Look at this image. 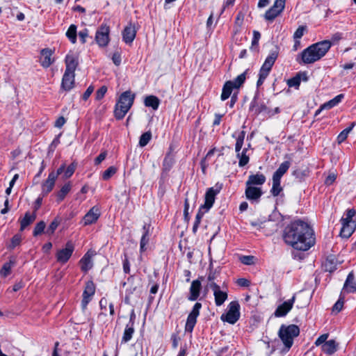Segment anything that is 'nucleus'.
<instances>
[{
	"label": "nucleus",
	"mask_w": 356,
	"mask_h": 356,
	"mask_svg": "<svg viewBox=\"0 0 356 356\" xmlns=\"http://www.w3.org/2000/svg\"><path fill=\"white\" fill-rule=\"evenodd\" d=\"M247 149L245 148L242 152H240V156H237L239 158L238 165L243 167L249 162V156L246 155Z\"/></svg>",
	"instance_id": "46"
},
{
	"label": "nucleus",
	"mask_w": 356,
	"mask_h": 356,
	"mask_svg": "<svg viewBox=\"0 0 356 356\" xmlns=\"http://www.w3.org/2000/svg\"><path fill=\"white\" fill-rule=\"evenodd\" d=\"M143 234L140 239V250L144 252L146 250L145 246L148 244L149 240V225L143 226Z\"/></svg>",
	"instance_id": "28"
},
{
	"label": "nucleus",
	"mask_w": 356,
	"mask_h": 356,
	"mask_svg": "<svg viewBox=\"0 0 356 356\" xmlns=\"http://www.w3.org/2000/svg\"><path fill=\"white\" fill-rule=\"evenodd\" d=\"M290 165L291 163L289 161L282 163L278 169L274 172L273 177L281 180L282 177L287 172Z\"/></svg>",
	"instance_id": "29"
},
{
	"label": "nucleus",
	"mask_w": 356,
	"mask_h": 356,
	"mask_svg": "<svg viewBox=\"0 0 356 356\" xmlns=\"http://www.w3.org/2000/svg\"><path fill=\"white\" fill-rule=\"evenodd\" d=\"M106 91H107V88H106V86H102V87H101V88H99L97 92H96V94H95V95H96V99H97V100H100V99H102L104 97V95H105V94H106Z\"/></svg>",
	"instance_id": "55"
},
{
	"label": "nucleus",
	"mask_w": 356,
	"mask_h": 356,
	"mask_svg": "<svg viewBox=\"0 0 356 356\" xmlns=\"http://www.w3.org/2000/svg\"><path fill=\"white\" fill-rule=\"evenodd\" d=\"M254 259L253 256H243L240 260L245 265H252L254 264Z\"/></svg>",
	"instance_id": "56"
},
{
	"label": "nucleus",
	"mask_w": 356,
	"mask_h": 356,
	"mask_svg": "<svg viewBox=\"0 0 356 356\" xmlns=\"http://www.w3.org/2000/svg\"><path fill=\"white\" fill-rule=\"evenodd\" d=\"M74 170H75V165L74 164L70 165L65 171V174H64L65 177L66 178L70 177L74 172Z\"/></svg>",
	"instance_id": "58"
},
{
	"label": "nucleus",
	"mask_w": 356,
	"mask_h": 356,
	"mask_svg": "<svg viewBox=\"0 0 356 356\" xmlns=\"http://www.w3.org/2000/svg\"><path fill=\"white\" fill-rule=\"evenodd\" d=\"M100 215L99 208L97 206L92 207L83 218L84 225H89L96 222Z\"/></svg>",
	"instance_id": "15"
},
{
	"label": "nucleus",
	"mask_w": 356,
	"mask_h": 356,
	"mask_svg": "<svg viewBox=\"0 0 356 356\" xmlns=\"http://www.w3.org/2000/svg\"><path fill=\"white\" fill-rule=\"evenodd\" d=\"M134 325H132L131 323H127L122 339V342L127 343L131 340L132 338L133 334L134 333Z\"/></svg>",
	"instance_id": "33"
},
{
	"label": "nucleus",
	"mask_w": 356,
	"mask_h": 356,
	"mask_svg": "<svg viewBox=\"0 0 356 356\" xmlns=\"http://www.w3.org/2000/svg\"><path fill=\"white\" fill-rule=\"evenodd\" d=\"M203 210H204V209H201V207H200V209L195 216V222H194V224L193 226V233L194 234H195L197 233L199 225L201 222L202 218L204 213L206 212L205 210L204 211H203Z\"/></svg>",
	"instance_id": "36"
},
{
	"label": "nucleus",
	"mask_w": 356,
	"mask_h": 356,
	"mask_svg": "<svg viewBox=\"0 0 356 356\" xmlns=\"http://www.w3.org/2000/svg\"><path fill=\"white\" fill-rule=\"evenodd\" d=\"M296 301V296L284 301L281 305H278L275 311L274 312V316L277 318L284 317L291 310L293 307V304Z\"/></svg>",
	"instance_id": "12"
},
{
	"label": "nucleus",
	"mask_w": 356,
	"mask_h": 356,
	"mask_svg": "<svg viewBox=\"0 0 356 356\" xmlns=\"http://www.w3.org/2000/svg\"><path fill=\"white\" fill-rule=\"evenodd\" d=\"M281 12L277 10V9L271 7L269 8L265 13V19L266 20L272 21L277 16H278Z\"/></svg>",
	"instance_id": "44"
},
{
	"label": "nucleus",
	"mask_w": 356,
	"mask_h": 356,
	"mask_svg": "<svg viewBox=\"0 0 356 356\" xmlns=\"http://www.w3.org/2000/svg\"><path fill=\"white\" fill-rule=\"evenodd\" d=\"M144 104L147 107H151L153 110H157L159 104V99L154 95H149L145 97Z\"/></svg>",
	"instance_id": "30"
},
{
	"label": "nucleus",
	"mask_w": 356,
	"mask_h": 356,
	"mask_svg": "<svg viewBox=\"0 0 356 356\" xmlns=\"http://www.w3.org/2000/svg\"><path fill=\"white\" fill-rule=\"evenodd\" d=\"M330 47L331 42L328 40L313 44L302 51L300 54L301 62L299 61L298 58H297V60L299 63H314L324 56Z\"/></svg>",
	"instance_id": "2"
},
{
	"label": "nucleus",
	"mask_w": 356,
	"mask_h": 356,
	"mask_svg": "<svg viewBox=\"0 0 356 356\" xmlns=\"http://www.w3.org/2000/svg\"><path fill=\"white\" fill-rule=\"evenodd\" d=\"M306 31V26H300L297 30L295 31L293 34L294 39H300L304 35L305 31Z\"/></svg>",
	"instance_id": "53"
},
{
	"label": "nucleus",
	"mask_w": 356,
	"mask_h": 356,
	"mask_svg": "<svg viewBox=\"0 0 356 356\" xmlns=\"http://www.w3.org/2000/svg\"><path fill=\"white\" fill-rule=\"evenodd\" d=\"M79 56L76 54L70 52L67 54L65 59V71L75 73V70L79 64Z\"/></svg>",
	"instance_id": "16"
},
{
	"label": "nucleus",
	"mask_w": 356,
	"mask_h": 356,
	"mask_svg": "<svg viewBox=\"0 0 356 356\" xmlns=\"http://www.w3.org/2000/svg\"><path fill=\"white\" fill-rule=\"evenodd\" d=\"M66 35L71 42L74 44L76 41V26L71 24L66 32Z\"/></svg>",
	"instance_id": "41"
},
{
	"label": "nucleus",
	"mask_w": 356,
	"mask_h": 356,
	"mask_svg": "<svg viewBox=\"0 0 356 356\" xmlns=\"http://www.w3.org/2000/svg\"><path fill=\"white\" fill-rule=\"evenodd\" d=\"M202 288V284L200 280H193L190 287V295L188 299L191 301L196 300L199 296Z\"/></svg>",
	"instance_id": "25"
},
{
	"label": "nucleus",
	"mask_w": 356,
	"mask_h": 356,
	"mask_svg": "<svg viewBox=\"0 0 356 356\" xmlns=\"http://www.w3.org/2000/svg\"><path fill=\"white\" fill-rule=\"evenodd\" d=\"M79 36L80 38V40L83 44H84L86 42V38L88 36V29H85L79 33Z\"/></svg>",
	"instance_id": "59"
},
{
	"label": "nucleus",
	"mask_w": 356,
	"mask_h": 356,
	"mask_svg": "<svg viewBox=\"0 0 356 356\" xmlns=\"http://www.w3.org/2000/svg\"><path fill=\"white\" fill-rule=\"evenodd\" d=\"M277 58V54L276 52L270 53L267 58H266L264 63H263L259 73V79L257 82V87L261 86L265 79L268 76L275 60Z\"/></svg>",
	"instance_id": "5"
},
{
	"label": "nucleus",
	"mask_w": 356,
	"mask_h": 356,
	"mask_svg": "<svg viewBox=\"0 0 356 356\" xmlns=\"http://www.w3.org/2000/svg\"><path fill=\"white\" fill-rule=\"evenodd\" d=\"M209 286L213 290L216 306H221L227 299V291L221 290L218 284L215 282L209 283Z\"/></svg>",
	"instance_id": "10"
},
{
	"label": "nucleus",
	"mask_w": 356,
	"mask_h": 356,
	"mask_svg": "<svg viewBox=\"0 0 356 356\" xmlns=\"http://www.w3.org/2000/svg\"><path fill=\"white\" fill-rule=\"evenodd\" d=\"M328 337V334H322L315 341V344L316 346H321L325 343L327 341V339Z\"/></svg>",
	"instance_id": "57"
},
{
	"label": "nucleus",
	"mask_w": 356,
	"mask_h": 356,
	"mask_svg": "<svg viewBox=\"0 0 356 356\" xmlns=\"http://www.w3.org/2000/svg\"><path fill=\"white\" fill-rule=\"evenodd\" d=\"M74 250V244L71 241H68L65 248L59 250L56 253L57 261L61 264H65L71 257Z\"/></svg>",
	"instance_id": "11"
},
{
	"label": "nucleus",
	"mask_w": 356,
	"mask_h": 356,
	"mask_svg": "<svg viewBox=\"0 0 356 356\" xmlns=\"http://www.w3.org/2000/svg\"><path fill=\"white\" fill-rule=\"evenodd\" d=\"M219 192V190L214 189L213 187L208 188L204 196V203L200 207L201 209L208 211L213 207L216 196Z\"/></svg>",
	"instance_id": "13"
},
{
	"label": "nucleus",
	"mask_w": 356,
	"mask_h": 356,
	"mask_svg": "<svg viewBox=\"0 0 356 356\" xmlns=\"http://www.w3.org/2000/svg\"><path fill=\"white\" fill-rule=\"evenodd\" d=\"M246 79V72L239 74L233 81H229L232 83V87L234 89H238L245 82Z\"/></svg>",
	"instance_id": "39"
},
{
	"label": "nucleus",
	"mask_w": 356,
	"mask_h": 356,
	"mask_svg": "<svg viewBox=\"0 0 356 356\" xmlns=\"http://www.w3.org/2000/svg\"><path fill=\"white\" fill-rule=\"evenodd\" d=\"M228 310L226 314L220 316L224 322L234 324L240 318V305L237 301H232L228 305Z\"/></svg>",
	"instance_id": "6"
},
{
	"label": "nucleus",
	"mask_w": 356,
	"mask_h": 356,
	"mask_svg": "<svg viewBox=\"0 0 356 356\" xmlns=\"http://www.w3.org/2000/svg\"><path fill=\"white\" fill-rule=\"evenodd\" d=\"M325 270L328 272H333L337 269V261L333 257H328L323 264Z\"/></svg>",
	"instance_id": "34"
},
{
	"label": "nucleus",
	"mask_w": 356,
	"mask_h": 356,
	"mask_svg": "<svg viewBox=\"0 0 356 356\" xmlns=\"http://www.w3.org/2000/svg\"><path fill=\"white\" fill-rule=\"evenodd\" d=\"M53 51L50 49H43L40 52V61L43 67H49L54 61L52 58Z\"/></svg>",
	"instance_id": "19"
},
{
	"label": "nucleus",
	"mask_w": 356,
	"mask_h": 356,
	"mask_svg": "<svg viewBox=\"0 0 356 356\" xmlns=\"http://www.w3.org/2000/svg\"><path fill=\"white\" fill-rule=\"evenodd\" d=\"M266 178L262 173H257L250 175L245 183V185L251 186H261L266 182Z\"/></svg>",
	"instance_id": "23"
},
{
	"label": "nucleus",
	"mask_w": 356,
	"mask_h": 356,
	"mask_svg": "<svg viewBox=\"0 0 356 356\" xmlns=\"http://www.w3.org/2000/svg\"><path fill=\"white\" fill-rule=\"evenodd\" d=\"M343 97H344L343 94H339V95H337L332 99L323 104L321 106V109H330L331 108L336 106L338 104H339L341 102Z\"/></svg>",
	"instance_id": "31"
},
{
	"label": "nucleus",
	"mask_w": 356,
	"mask_h": 356,
	"mask_svg": "<svg viewBox=\"0 0 356 356\" xmlns=\"http://www.w3.org/2000/svg\"><path fill=\"white\" fill-rule=\"evenodd\" d=\"M60 224V220L58 218H55L49 225L48 229H47V233L49 234H52L54 231L57 229L58 226Z\"/></svg>",
	"instance_id": "49"
},
{
	"label": "nucleus",
	"mask_w": 356,
	"mask_h": 356,
	"mask_svg": "<svg viewBox=\"0 0 356 356\" xmlns=\"http://www.w3.org/2000/svg\"><path fill=\"white\" fill-rule=\"evenodd\" d=\"M300 84V78L298 76L293 77L287 81L289 87L298 88Z\"/></svg>",
	"instance_id": "48"
},
{
	"label": "nucleus",
	"mask_w": 356,
	"mask_h": 356,
	"mask_svg": "<svg viewBox=\"0 0 356 356\" xmlns=\"http://www.w3.org/2000/svg\"><path fill=\"white\" fill-rule=\"evenodd\" d=\"M136 29L134 24L129 23L122 31L123 40L127 44H131L136 38Z\"/></svg>",
	"instance_id": "18"
},
{
	"label": "nucleus",
	"mask_w": 356,
	"mask_h": 356,
	"mask_svg": "<svg viewBox=\"0 0 356 356\" xmlns=\"http://www.w3.org/2000/svg\"><path fill=\"white\" fill-rule=\"evenodd\" d=\"M36 218V214L35 213H31L26 212L24 217L20 220V231H23L26 227L32 224Z\"/></svg>",
	"instance_id": "26"
},
{
	"label": "nucleus",
	"mask_w": 356,
	"mask_h": 356,
	"mask_svg": "<svg viewBox=\"0 0 356 356\" xmlns=\"http://www.w3.org/2000/svg\"><path fill=\"white\" fill-rule=\"evenodd\" d=\"M152 138V133L148 131L141 135L139 140V145L142 147L146 146Z\"/></svg>",
	"instance_id": "42"
},
{
	"label": "nucleus",
	"mask_w": 356,
	"mask_h": 356,
	"mask_svg": "<svg viewBox=\"0 0 356 356\" xmlns=\"http://www.w3.org/2000/svg\"><path fill=\"white\" fill-rule=\"evenodd\" d=\"M236 283L238 286L242 287H248L250 285V281L245 278L238 279Z\"/></svg>",
	"instance_id": "61"
},
{
	"label": "nucleus",
	"mask_w": 356,
	"mask_h": 356,
	"mask_svg": "<svg viewBox=\"0 0 356 356\" xmlns=\"http://www.w3.org/2000/svg\"><path fill=\"white\" fill-rule=\"evenodd\" d=\"M245 132L244 131H241L237 138H236V142L235 145V150L237 153V156H240V151L243 147L244 139H245Z\"/></svg>",
	"instance_id": "37"
},
{
	"label": "nucleus",
	"mask_w": 356,
	"mask_h": 356,
	"mask_svg": "<svg viewBox=\"0 0 356 356\" xmlns=\"http://www.w3.org/2000/svg\"><path fill=\"white\" fill-rule=\"evenodd\" d=\"M110 28L106 24H102L97 30L95 41L100 47H106L110 41Z\"/></svg>",
	"instance_id": "7"
},
{
	"label": "nucleus",
	"mask_w": 356,
	"mask_h": 356,
	"mask_svg": "<svg viewBox=\"0 0 356 356\" xmlns=\"http://www.w3.org/2000/svg\"><path fill=\"white\" fill-rule=\"evenodd\" d=\"M95 293V285L94 282L91 280L86 282L82 295L83 299L81 301V307L83 310H85L87 308V305L91 301Z\"/></svg>",
	"instance_id": "9"
},
{
	"label": "nucleus",
	"mask_w": 356,
	"mask_h": 356,
	"mask_svg": "<svg viewBox=\"0 0 356 356\" xmlns=\"http://www.w3.org/2000/svg\"><path fill=\"white\" fill-rule=\"evenodd\" d=\"M71 187L72 186L70 183L65 184L62 186L60 190L57 193V198L58 202L62 201L65 198L66 195L70 191Z\"/></svg>",
	"instance_id": "40"
},
{
	"label": "nucleus",
	"mask_w": 356,
	"mask_h": 356,
	"mask_svg": "<svg viewBox=\"0 0 356 356\" xmlns=\"http://www.w3.org/2000/svg\"><path fill=\"white\" fill-rule=\"evenodd\" d=\"M113 62L115 65H120L121 63V55L119 52L116 51L113 54L112 56Z\"/></svg>",
	"instance_id": "64"
},
{
	"label": "nucleus",
	"mask_w": 356,
	"mask_h": 356,
	"mask_svg": "<svg viewBox=\"0 0 356 356\" xmlns=\"http://www.w3.org/2000/svg\"><path fill=\"white\" fill-rule=\"evenodd\" d=\"M21 242V236L18 234L15 235L11 240V248H14L17 245H18Z\"/></svg>",
	"instance_id": "62"
},
{
	"label": "nucleus",
	"mask_w": 356,
	"mask_h": 356,
	"mask_svg": "<svg viewBox=\"0 0 356 356\" xmlns=\"http://www.w3.org/2000/svg\"><path fill=\"white\" fill-rule=\"evenodd\" d=\"M202 308V304L200 302H196L193 307L192 311L190 312L187 317L186 325H185V330L186 332H192L193 330V328L197 323V318L200 315V311Z\"/></svg>",
	"instance_id": "8"
},
{
	"label": "nucleus",
	"mask_w": 356,
	"mask_h": 356,
	"mask_svg": "<svg viewBox=\"0 0 356 356\" xmlns=\"http://www.w3.org/2000/svg\"><path fill=\"white\" fill-rule=\"evenodd\" d=\"M135 95L131 91H125L121 94L115 104L114 115L116 119L122 120L132 106Z\"/></svg>",
	"instance_id": "3"
},
{
	"label": "nucleus",
	"mask_w": 356,
	"mask_h": 356,
	"mask_svg": "<svg viewBox=\"0 0 356 356\" xmlns=\"http://www.w3.org/2000/svg\"><path fill=\"white\" fill-rule=\"evenodd\" d=\"M56 181V175L54 174V172H50L48 178L42 184V195L43 196H46L53 190Z\"/></svg>",
	"instance_id": "17"
},
{
	"label": "nucleus",
	"mask_w": 356,
	"mask_h": 356,
	"mask_svg": "<svg viewBox=\"0 0 356 356\" xmlns=\"http://www.w3.org/2000/svg\"><path fill=\"white\" fill-rule=\"evenodd\" d=\"M14 262L10 261L9 262H6L3 264V267L0 270L1 276L6 277H7L11 272L12 266H13Z\"/></svg>",
	"instance_id": "43"
},
{
	"label": "nucleus",
	"mask_w": 356,
	"mask_h": 356,
	"mask_svg": "<svg viewBox=\"0 0 356 356\" xmlns=\"http://www.w3.org/2000/svg\"><path fill=\"white\" fill-rule=\"evenodd\" d=\"M342 227L341 229L340 235L342 237L348 238L354 232L356 224L355 221L341 222Z\"/></svg>",
	"instance_id": "24"
},
{
	"label": "nucleus",
	"mask_w": 356,
	"mask_h": 356,
	"mask_svg": "<svg viewBox=\"0 0 356 356\" xmlns=\"http://www.w3.org/2000/svg\"><path fill=\"white\" fill-rule=\"evenodd\" d=\"M344 301L343 298H339V299L337 301V302L332 307V312L339 313L341 311L343 307Z\"/></svg>",
	"instance_id": "50"
},
{
	"label": "nucleus",
	"mask_w": 356,
	"mask_h": 356,
	"mask_svg": "<svg viewBox=\"0 0 356 356\" xmlns=\"http://www.w3.org/2000/svg\"><path fill=\"white\" fill-rule=\"evenodd\" d=\"M300 334L298 326L291 324L289 325H282L280 327L278 335L288 351L293 343V339Z\"/></svg>",
	"instance_id": "4"
},
{
	"label": "nucleus",
	"mask_w": 356,
	"mask_h": 356,
	"mask_svg": "<svg viewBox=\"0 0 356 356\" xmlns=\"http://www.w3.org/2000/svg\"><path fill=\"white\" fill-rule=\"evenodd\" d=\"M355 215V211L354 209H349L347 211L344 217H342L341 221L346 222V221H354L353 220V216Z\"/></svg>",
	"instance_id": "51"
},
{
	"label": "nucleus",
	"mask_w": 356,
	"mask_h": 356,
	"mask_svg": "<svg viewBox=\"0 0 356 356\" xmlns=\"http://www.w3.org/2000/svg\"><path fill=\"white\" fill-rule=\"evenodd\" d=\"M261 38V34L257 31H254L253 32V38L252 40V46H257L259 43V40Z\"/></svg>",
	"instance_id": "60"
},
{
	"label": "nucleus",
	"mask_w": 356,
	"mask_h": 356,
	"mask_svg": "<svg viewBox=\"0 0 356 356\" xmlns=\"http://www.w3.org/2000/svg\"><path fill=\"white\" fill-rule=\"evenodd\" d=\"M280 179L273 177V186L270 189V193L273 196H277L282 191V188L280 185Z\"/></svg>",
	"instance_id": "38"
},
{
	"label": "nucleus",
	"mask_w": 356,
	"mask_h": 356,
	"mask_svg": "<svg viewBox=\"0 0 356 356\" xmlns=\"http://www.w3.org/2000/svg\"><path fill=\"white\" fill-rule=\"evenodd\" d=\"M188 210H189V202H188V200L187 198H186L185 201H184V220L186 222H188L190 220Z\"/></svg>",
	"instance_id": "54"
},
{
	"label": "nucleus",
	"mask_w": 356,
	"mask_h": 356,
	"mask_svg": "<svg viewBox=\"0 0 356 356\" xmlns=\"http://www.w3.org/2000/svg\"><path fill=\"white\" fill-rule=\"evenodd\" d=\"M343 291L346 293H351L356 292V280L353 272H350L346 278L343 284Z\"/></svg>",
	"instance_id": "22"
},
{
	"label": "nucleus",
	"mask_w": 356,
	"mask_h": 356,
	"mask_svg": "<svg viewBox=\"0 0 356 356\" xmlns=\"http://www.w3.org/2000/svg\"><path fill=\"white\" fill-rule=\"evenodd\" d=\"M233 89L234 88L232 87V83L230 81H226L222 87L220 96L221 100L225 101L227 99L231 96Z\"/></svg>",
	"instance_id": "32"
},
{
	"label": "nucleus",
	"mask_w": 356,
	"mask_h": 356,
	"mask_svg": "<svg viewBox=\"0 0 356 356\" xmlns=\"http://www.w3.org/2000/svg\"><path fill=\"white\" fill-rule=\"evenodd\" d=\"M321 350L327 355H332L337 351V344L334 340H329L322 345Z\"/></svg>",
	"instance_id": "27"
},
{
	"label": "nucleus",
	"mask_w": 356,
	"mask_h": 356,
	"mask_svg": "<svg viewBox=\"0 0 356 356\" xmlns=\"http://www.w3.org/2000/svg\"><path fill=\"white\" fill-rule=\"evenodd\" d=\"M45 227L46 224L44 221H40L38 222L33 232V236H36L41 234L44 232Z\"/></svg>",
	"instance_id": "47"
},
{
	"label": "nucleus",
	"mask_w": 356,
	"mask_h": 356,
	"mask_svg": "<svg viewBox=\"0 0 356 356\" xmlns=\"http://www.w3.org/2000/svg\"><path fill=\"white\" fill-rule=\"evenodd\" d=\"M94 254L88 251L83 257L79 261V264L81 266V270L85 273H87L89 270H90L93 266L92 262V257Z\"/></svg>",
	"instance_id": "20"
},
{
	"label": "nucleus",
	"mask_w": 356,
	"mask_h": 356,
	"mask_svg": "<svg viewBox=\"0 0 356 356\" xmlns=\"http://www.w3.org/2000/svg\"><path fill=\"white\" fill-rule=\"evenodd\" d=\"M245 193V197L248 200L252 202H258L263 194V192L260 187L246 185Z\"/></svg>",
	"instance_id": "14"
},
{
	"label": "nucleus",
	"mask_w": 356,
	"mask_h": 356,
	"mask_svg": "<svg viewBox=\"0 0 356 356\" xmlns=\"http://www.w3.org/2000/svg\"><path fill=\"white\" fill-rule=\"evenodd\" d=\"M106 156H107V152L106 151L101 152V154L95 159V165L100 164L106 159Z\"/></svg>",
	"instance_id": "63"
},
{
	"label": "nucleus",
	"mask_w": 356,
	"mask_h": 356,
	"mask_svg": "<svg viewBox=\"0 0 356 356\" xmlns=\"http://www.w3.org/2000/svg\"><path fill=\"white\" fill-rule=\"evenodd\" d=\"M75 73L65 71L63 76L61 87L65 90H71L74 85Z\"/></svg>",
	"instance_id": "21"
},
{
	"label": "nucleus",
	"mask_w": 356,
	"mask_h": 356,
	"mask_svg": "<svg viewBox=\"0 0 356 356\" xmlns=\"http://www.w3.org/2000/svg\"><path fill=\"white\" fill-rule=\"evenodd\" d=\"M355 125V122H352L350 127L343 129L337 136V143L341 144L343 143L348 137L349 133L353 130V127Z\"/></svg>",
	"instance_id": "35"
},
{
	"label": "nucleus",
	"mask_w": 356,
	"mask_h": 356,
	"mask_svg": "<svg viewBox=\"0 0 356 356\" xmlns=\"http://www.w3.org/2000/svg\"><path fill=\"white\" fill-rule=\"evenodd\" d=\"M283 239L287 245L301 251H307L315 244L313 229L301 220H293L284 228Z\"/></svg>",
	"instance_id": "1"
},
{
	"label": "nucleus",
	"mask_w": 356,
	"mask_h": 356,
	"mask_svg": "<svg viewBox=\"0 0 356 356\" xmlns=\"http://www.w3.org/2000/svg\"><path fill=\"white\" fill-rule=\"evenodd\" d=\"M285 1L286 0H275L272 7L282 13L284 8Z\"/></svg>",
	"instance_id": "52"
},
{
	"label": "nucleus",
	"mask_w": 356,
	"mask_h": 356,
	"mask_svg": "<svg viewBox=\"0 0 356 356\" xmlns=\"http://www.w3.org/2000/svg\"><path fill=\"white\" fill-rule=\"evenodd\" d=\"M117 168L115 166H110L107 170H106L102 173V179L107 181L110 178H111L116 172H117Z\"/></svg>",
	"instance_id": "45"
}]
</instances>
